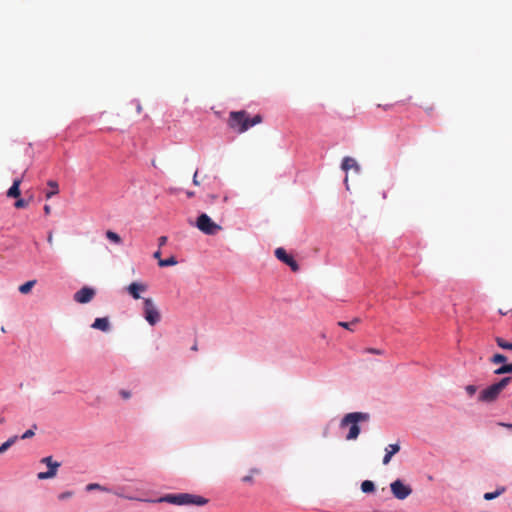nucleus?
Returning a JSON list of instances; mask_svg holds the SVG:
<instances>
[{
    "label": "nucleus",
    "mask_w": 512,
    "mask_h": 512,
    "mask_svg": "<svg viewBox=\"0 0 512 512\" xmlns=\"http://www.w3.org/2000/svg\"><path fill=\"white\" fill-rule=\"evenodd\" d=\"M150 503H168L176 506H197L201 507L208 503V499L204 496L192 493H167L157 499H144Z\"/></svg>",
    "instance_id": "obj_1"
},
{
    "label": "nucleus",
    "mask_w": 512,
    "mask_h": 512,
    "mask_svg": "<svg viewBox=\"0 0 512 512\" xmlns=\"http://www.w3.org/2000/svg\"><path fill=\"white\" fill-rule=\"evenodd\" d=\"M370 420L368 412L354 411L346 413L340 420V428L348 427V433L345 438L348 441L356 440L361 433V423Z\"/></svg>",
    "instance_id": "obj_2"
},
{
    "label": "nucleus",
    "mask_w": 512,
    "mask_h": 512,
    "mask_svg": "<svg viewBox=\"0 0 512 512\" xmlns=\"http://www.w3.org/2000/svg\"><path fill=\"white\" fill-rule=\"evenodd\" d=\"M228 126L238 133H244L250 129L248 112L246 110L231 111L229 113Z\"/></svg>",
    "instance_id": "obj_3"
},
{
    "label": "nucleus",
    "mask_w": 512,
    "mask_h": 512,
    "mask_svg": "<svg viewBox=\"0 0 512 512\" xmlns=\"http://www.w3.org/2000/svg\"><path fill=\"white\" fill-rule=\"evenodd\" d=\"M194 226L202 233L209 236L216 235L218 231L221 230V226L213 221L205 212H201L197 215Z\"/></svg>",
    "instance_id": "obj_4"
},
{
    "label": "nucleus",
    "mask_w": 512,
    "mask_h": 512,
    "mask_svg": "<svg viewBox=\"0 0 512 512\" xmlns=\"http://www.w3.org/2000/svg\"><path fill=\"white\" fill-rule=\"evenodd\" d=\"M143 299V318L150 326H155L161 320V314L159 309L154 304L152 298H142Z\"/></svg>",
    "instance_id": "obj_5"
},
{
    "label": "nucleus",
    "mask_w": 512,
    "mask_h": 512,
    "mask_svg": "<svg viewBox=\"0 0 512 512\" xmlns=\"http://www.w3.org/2000/svg\"><path fill=\"white\" fill-rule=\"evenodd\" d=\"M389 487L393 497L400 501L407 499L413 492L412 486L401 478L392 481Z\"/></svg>",
    "instance_id": "obj_6"
},
{
    "label": "nucleus",
    "mask_w": 512,
    "mask_h": 512,
    "mask_svg": "<svg viewBox=\"0 0 512 512\" xmlns=\"http://www.w3.org/2000/svg\"><path fill=\"white\" fill-rule=\"evenodd\" d=\"M489 361L492 363V364H495V365H499V367H497L493 373L495 375H506V374H512V362H508V358L505 354L503 353H494Z\"/></svg>",
    "instance_id": "obj_7"
},
{
    "label": "nucleus",
    "mask_w": 512,
    "mask_h": 512,
    "mask_svg": "<svg viewBox=\"0 0 512 512\" xmlns=\"http://www.w3.org/2000/svg\"><path fill=\"white\" fill-rule=\"evenodd\" d=\"M41 463L47 466V470L37 473L38 480H48L54 478L57 475L59 467L61 466V463L55 461L52 456L43 457L41 459Z\"/></svg>",
    "instance_id": "obj_8"
},
{
    "label": "nucleus",
    "mask_w": 512,
    "mask_h": 512,
    "mask_svg": "<svg viewBox=\"0 0 512 512\" xmlns=\"http://www.w3.org/2000/svg\"><path fill=\"white\" fill-rule=\"evenodd\" d=\"M501 395V392L498 390V388L492 383L486 388L482 389L477 397L478 402L490 405L495 403Z\"/></svg>",
    "instance_id": "obj_9"
},
{
    "label": "nucleus",
    "mask_w": 512,
    "mask_h": 512,
    "mask_svg": "<svg viewBox=\"0 0 512 512\" xmlns=\"http://www.w3.org/2000/svg\"><path fill=\"white\" fill-rule=\"evenodd\" d=\"M275 257L285 265H287L293 272L300 270V265L293 255L289 254L284 247H278L274 251Z\"/></svg>",
    "instance_id": "obj_10"
},
{
    "label": "nucleus",
    "mask_w": 512,
    "mask_h": 512,
    "mask_svg": "<svg viewBox=\"0 0 512 512\" xmlns=\"http://www.w3.org/2000/svg\"><path fill=\"white\" fill-rule=\"evenodd\" d=\"M340 168L345 172L344 184L346 185V189H349L348 186V172L353 170L357 175L361 174L362 168L357 160L351 156L343 157L341 161Z\"/></svg>",
    "instance_id": "obj_11"
},
{
    "label": "nucleus",
    "mask_w": 512,
    "mask_h": 512,
    "mask_svg": "<svg viewBox=\"0 0 512 512\" xmlns=\"http://www.w3.org/2000/svg\"><path fill=\"white\" fill-rule=\"evenodd\" d=\"M96 295V289L92 286H83L73 295V300L79 304H87L92 301Z\"/></svg>",
    "instance_id": "obj_12"
},
{
    "label": "nucleus",
    "mask_w": 512,
    "mask_h": 512,
    "mask_svg": "<svg viewBox=\"0 0 512 512\" xmlns=\"http://www.w3.org/2000/svg\"><path fill=\"white\" fill-rule=\"evenodd\" d=\"M148 289L147 284L139 281H133L125 287L126 292L134 299H141V293L146 292Z\"/></svg>",
    "instance_id": "obj_13"
},
{
    "label": "nucleus",
    "mask_w": 512,
    "mask_h": 512,
    "mask_svg": "<svg viewBox=\"0 0 512 512\" xmlns=\"http://www.w3.org/2000/svg\"><path fill=\"white\" fill-rule=\"evenodd\" d=\"M91 328L104 333L109 332L111 330V322L109 317L104 316L95 318L91 324Z\"/></svg>",
    "instance_id": "obj_14"
},
{
    "label": "nucleus",
    "mask_w": 512,
    "mask_h": 512,
    "mask_svg": "<svg viewBox=\"0 0 512 512\" xmlns=\"http://www.w3.org/2000/svg\"><path fill=\"white\" fill-rule=\"evenodd\" d=\"M22 181H23V174L20 177H16L13 179L12 185L6 191V196L8 198L15 199V198H18L19 196H21L20 186H21Z\"/></svg>",
    "instance_id": "obj_15"
},
{
    "label": "nucleus",
    "mask_w": 512,
    "mask_h": 512,
    "mask_svg": "<svg viewBox=\"0 0 512 512\" xmlns=\"http://www.w3.org/2000/svg\"><path fill=\"white\" fill-rule=\"evenodd\" d=\"M400 449H401V447H400V443L399 442L389 444L385 448V454L383 456L382 463L384 465H388L390 463L392 457L395 454H397L400 451Z\"/></svg>",
    "instance_id": "obj_16"
},
{
    "label": "nucleus",
    "mask_w": 512,
    "mask_h": 512,
    "mask_svg": "<svg viewBox=\"0 0 512 512\" xmlns=\"http://www.w3.org/2000/svg\"><path fill=\"white\" fill-rule=\"evenodd\" d=\"M360 490L362 493L370 495L376 492L377 487L374 481L367 479L361 482Z\"/></svg>",
    "instance_id": "obj_17"
},
{
    "label": "nucleus",
    "mask_w": 512,
    "mask_h": 512,
    "mask_svg": "<svg viewBox=\"0 0 512 512\" xmlns=\"http://www.w3.org/2000/svg\"><path fill=\"white\" fill-rule=\"evenodd\" d=\"M47 186L49 187V190H47L45 192L46 199H50L59 193V185L56 180H52V179L48 180Z\"/></svg>",
    "instance_id": "obj_18"
},
{
    "label": "nucleus",
    "mask_w": 512,
    "mask_h": 512,
    "mask_svg": "<svg viewBox=\"0 0 512 512\" xmlns=\"http://www.w3.org/2000/svg\"><path fill=\"white\" fill-rule=\"evenodd\" d=\"M505 491V486H499L494 491L484 493L483 498L486 501H491L502 495Z\"/></svg>",
    "instance_id": "obj_19"
},
{
    "label": "nucleus",
    "mask_w": 512,
    "mask_h": 512,
    "mask_svg": "<svg viewBox=\"0 0 512 512\" xmlns=\"http://www.w3.org/2000/svg\"><path fill=\"white\" fill-rule=\"evenodd\" d=\"M105 237L110 243L115 245H120L123 242L121 236L113 230H107L105 232Z\"/></svg>",
    "instance_id": "obj_20"
},
{
    "label": "nucleus",
    "mask_w": 512,
    "mask_h": 512,
    "mask_svg": "<svg viewBox=\"0 0 512 512\" xmlns=\"http://www.w3.org/2000/svg\"><path fill=\"white\" fill-rule=\"evenodd\" d=\"M85 490L87 492H92L94 490H99V491H102V492H105V493H108V492H111L112 491V487H109V486H105V485H101L99 483H89L86 485L85 487Z\"/></svg>",
    "instance_id": "obj_21"
},
{
    "label": "nucleus",
    "mask_w": 512,
    "mask_h": 512,
    "mask_svg": "<svg viewBox=\"0 0 512 512\" xmlns=\"http://www.w3.org/2000/svg\"><path fill=\"white\" fill-rule=\"evenodd\" d=\"M36 283H37V280H35V279L28 280V281L22 283L21 285H19L18 291L23 295L29 294L31 292V290L33 289V287L36 285Z\"/></svg>",
    "instance_id": "obj_22"
},
{
    "label": "nucleus",
    "mask_w": 512,
    "mask_h": 512,
    "mask_svg": "<svg viewBox=\"0 0 512 512\" xmlns=\"http://www.w3.org/2000/svg\"><path fill=\"white\" fill-rule=\"evenodd\" d=\"M178 263L176 256L171 255L165 259H159L158 266L161 268L171 267Z\"/></svg>",
    "instance_id": "obj_23"
},
{
    "label": "nucleus",
    "mask_w": 512,
    "mask_h": 512,
    "mask_svg": "<svg viewBox=\"0 0 512 512\" xmlns=\"http://www.w3.org/2000/svg\"><path fill=\"white\" fill-rule=\"evenodd\" d=\"M18 440V436L14 435L9 437L6 441L0 444V454L6 452L10 447H12L16 441Z\"/></svg>",
    "instance_id": "obj_24"
},
{
    "label": "nucleus",
    "mask_w": 512,
    "mask_h": 512,
    "mask_svg": "<svg viewBox=\"0 0 512 512\" xmlns=\"http://www.w3.org/2000/svg\"><path fill=\"white\" fill-rule=\"evenodd\" d=\"M512 382L511 376H504L493 384L498 388V390L502 393V391Z\"/></svg>",
    "instance_id": "obj_25"
},
{
    "label": "nucleus",
    "mask_w": 512,
    "mask_h": 512,
    "mask_svg": "<svg viewBox=\"0 0 512 512\" xmlns=\"http://www.w3.org/2000/svg\"><path fill=\"white\" fill-rule=\"evenodd\" d=\"M33 199V196H30L29 199L22 198L19 196L15 198L14 207L17 209H24L28 206L29 202Z\"/></svg>",
    "instance_id": "obj_26"
},
{
    "label": "nucleus",
    "mask_w": 512,
    "mask_h": 512,
    "mask_svg": "<svg viewBox=\"0 0 512 512\" xmlns=\"http://www.w3.org/2000/svg\"><path fill=\"white\" fill-rule=\"evenodd\" d=\"M495 341L499 348L503 350H512V342H509L502 337H496Z\"/></svg>",
    "instance_id": "obj_27"
},
{
    "label": "nucleus",
    "mask_w": 512,
    "mask_h": 512,
    "mask_svg": "<svg viewBox=\"0 0 512 512\" xmlns=\"http://www.w3.org/2000/svg\"><path fill=\"white\" fill-rule=\"evenodd\" d=\"M110 494H114L116 495L117 497H120V498H124V499H128V500H133L134 498L131 497V496H128L124 493V487H116V488H113L112 487V491L109 492Z\"/></svg>",
    "instance_id": "obj_28"
},
{
    "label": "nucleus",
    "mask_w": 512,
    "mask_h": 512,
    "mask_svg": "<svg viewBox=\"0 0 512 512\" xmlns=\"http://www.w3.org/2000/svg\"><path fill=\"white\" fill-rule=\"evenodd\" d=\"M360 322L359 318H354L352 321H340L338 325L344 329L353 331V326Z\"/></svg>",
    "instance_id": "obj_29"
},
{
    "label": "nucleus",
    "mask_w": 512,
    "mask_h": 512,
    "mask_svg": "<svg viewBox=\"0 0 512 512\" xmlns=\"http://www.w3.org/2000/svg\"><path fill=\"white\" fill-rule=\"evenodd\" d=\"M37 429V425L33 424L31 428L27 429L21 436H18V439H30L35 435V430Z\"/></svg>",
    "instance_id": "obj_30"
},
{
    "label": "nucleus",
    "mask_w": 512,
    "mask_h": 512,
    "mask_svg": "<svg viewBox=\"0 0 512 512\" xmlns=\"http://www.w3.org/2000/svg\"><path fill=\"white\" fill-rule=\"evenodd\" d=\"M263 121V118L260 114H255L253 116H250L248 113V122L250 125V128L254 127L257 124H260Z\"/></svg>",
    "instance_id": "obj_31"
},
{
    "label": "nucleus",
    "mask_w": 512,
    "mask_h": 512,
    "mask_svg": "<svg viewBox=\"0 0 512 512\" xmlns=\"http://www.w3.org/2000/svg\"><path fill=\"white\" fill-rule=\"evenodd\" d=\"M464 389L469 397H473L476 394L478 387L474 384H468Z\"/></svg>",
    "instance_id": "obj_32"
},
{
    "label": "nucleus",
    "mask_w": 512,
    "mask_h": 512,
    "mask_svg": "<svg viewBox=\"0 0 512 512\" xmlns=\"http://www.w3.org/2000/svg\"><path fill=\"white\" fill-rule=\"evenodd\" d=\"M73 492L72 491H64L58 495V499L61 501L67 500L70 497H72Z\"/></svg>",
    "instance_id": "obj_33"
},
{
    "label": "nucleus",
    "mask_w": 512,
    "mask_h": 512,
    "mask_svg": "<svg viewBox=\"0 0 512 512\" xmlns=\"http://www.w3.org/2000/svg\"><path fill=\"white\" fill-rule=\"evenodd\" d=\"M131 104L135 105L137 113L140 114L142 111V106H141L139 99H137V98L132 99Z\"/></svg>",
    "instance_id": "obj_34"
},
{
    "label": "nucleus",
    "mask_w": 512,
    "mask_h": 512,
    "mask_svg": "<svg viewBox=\"0 0 512 512\" xmlns=\"http://www.w3.org/2000/svg\"><path fill=\"white\" fill-rule=\"evenodd\" d=\"M366 353L375 354V355H382L384 352L381 349L378 348H367L365 350Z\"/></svg>",
    "instance_id": "obj_35"
},
{
    "label": "nucleus",
    "mask_w": 512,
    "mask_h": 512,
    "mask_svg": "<svg viewBox=\"0 0 512 512\" xmlns=\"http://www.w3.org/2000/svg\"><path fill=\"white\" fill-rule=\"evenodd\" d=\"M410 99H411V96H409L406 100L397 101V102H396V103H394V104H386V105H384V106H382V107H383V109H384V110H388V109H390L391 107H393L394 105H396V104H404L406 101H408V100H410Z\"/></svg>",
    "instance_id": "obj_36"
},
{
    "label": "nucleus",
    "mask_w": 512,
    "mask_h": 512,
    "mask_svg": "<svg viewBox=\"0 0 512 512\" xmlns=\"http://www.w3.org/2000/svg\"><path fill=\"white\" fill-rule=\"evenodd\" d=\"M167 241H168V237L167 236H165V235L160 236L158 238V246H159V248H161L162 246L166 245Z\"/></svg>",
    "instance_id": "obj_37"
},
{
    "label": "nucleus",
    "mask_w": 512,
    "mask_h": 512,
    "mask_svg": "<svg viewBox=\"0 0 512 512\" xmlns=\"http://www.w3.org/2000/svg\"><path fill=\"white\" fill-rule=\"evenodd\" d=\"M119 394L123 399H129L131 397V392L129 390L122 389Z\"/></svg>",
    "instance_id": "obj_38"
},
{
    "label": "nucleus",
    "mask_w": 512,
    "mask_h": 512,
    "mask_svg": "<svg viewBox=\"0 0 512 512\" xmlns=\"http://www.w3.org/2000/svg\"><path fill=\"white\" fill-rule=\"evenodd\" d=\"M192 183L195 186H199L200 185V182L198 181V170H196L194 175H193Z\"/></svg>",
    "instance_id": "obj_39"
},
{
    "label": "nucleus",
    "mask_w": 512,
    "mask_h": 512,
    "mask_svg": "<svg viewBox=\"0 0 512 512\" xmlns=\"http://www.w3.org/2000/svg\"><path fill=\"white\" fill-rule=\"evenodd\" d=\"M498 425L512 430V422H498Z\"/></svg>",
    "instance_id": "obj_40"
},
{
    "label": "nucleus",
    "mask_w": 512,
    "mask_h": 512,
    "mask_svg": "<svg viewBox=\"0 0 512 512\" xmlns=\"http://www.w3.org/2000/svg\"><path fill=\"white\" fill-rule=\"evenodd\" d=\"M152 257H153L154 259H157L158 261H159V259H162V258H161V250H160V248H159L158 250H156V251H154V252H153Z\"/></svg>",
    "instance_id": "obj_41"
},
{
    "label": "nucleus",
    "mask_w": 512,
    "mask_h": 512,
    "mask_svg": "<svg viewBox=\"0 0 512 512\" xmlns=\"http://www.w3.org/2000/svg\"><path fill=\"white\" fill-rule=\"evenodd\" d=\"M242 481L245 483H250L253 481V477H252V475H246L242 478Z\"/></svg>",
    "instance_id": "obj_42"
},
{
    "label": "nucleus",
    "mask_w": 512,
    "mask_h": 512,
    "mask_svg": "<svg viewBox=\"0 0 512 512\" xmlns=\"http://www.w3.org/2000/svg\"><path fill=\"white\" fill-rule=\"evenodd\" d=\"M45 215H49L51 213V206L48 204H45L43 207Z\"/></svg>",
    "instance_id": "obj_43"
},
{
    "label": "nucleus",
    "mask_w": 512,
    "mask_h": 512,
    "mask_svg": "<svg viewBox=\"0 0 512 512\" xmlns=\"http://www.w3.org/2000/svg\"><path fill=\"white\" fill-rule=\"evenodd\" d=\"M186 195L188 198H192L195 196V192L194 191H191V190H187L186 191Z\"/></svg>",
    "instance_id": "obj_44"
},
{
    "label": "nucleus",
    "mask_w": 512,
    "mask_h": 512,
    "mask_svg": "<svg viewBox=\"0 0 512 512\" xmlns=\"http://www.w3.org/2000/svg\"><path fill=\"white\" fill-rule=\"evenodd\" d=\"M499 314H501V315H506V314H508V312H504V310L499 309Z\"/></svg>",
    "instance_id": "obj_45"
},
{
    "label": "nucleus",
    "mask_w": 512,
    "mask_h": 512,
    "mask_svg": "<svg viewBox=\"0 0 512 512\" xmlns=\"http://www.w3.org/2000/svg\"><path fill=\"white\" fill-rule=\"evenodd\" d=\"M47 240H48L49 243L52 242V234L51 233L48 235V239Z\"/></svg>",
    "instance_id": "obj_46"
},
{
    "label": "nucleus",
    "mask_w": 512,
    "mask_h": 512,
    "mask_svg": "<svg viewBox=\"0 0 512 512\" xmlns=\"http://www.w3.org/2000/svg\"><path fill=\"white\" fill-rule=\"evenodd\" d=\"M250 472H251V473H258V472H259V470H258V469H256V468H253V469H251V470H250Z\"/></svg>",
    "instance_id": "obj_47"
},
{
    "label": "nucleus",
    "mask_w": 512,
    "mask_h": 512,
    "mask_svg": "<svg viewBox=\"0 0 512 512\" xmlns=\"http://www.w3.org/2000/svg\"><path fill=\"white\" fill-rule=\"evenodd\" d=\"M382 197L385 199L387 197V192L386 191H383L382 193Z\"/></svg>",
    "instance_id": "obj_48"
},
{
    "label": "nucleus",
    "mask_w": 512,
    "mask_h": 512,
    "mask_svg": "<svg viewBox=\"0 0 512 512\" xmlns=\"http://www.w3.org/2000/svg\"><path fill=\"white\" fill-rule=\"evenodd\" d=\"M177 191H180V189H176V188L175 189H171L172 193H176Z\"/></svg>",
    "instance_id": "obj_49"
},
{
    "label": "nucleus",
    "mask_w": 512,
    "mask_h": 512,
    "mask_svg": "<svg viewBox=\"0 0 512 512\" xmlns=\"http://www.w3.org/2000/svg\"><path fill=\"white\" fill-rule=\"evenodd\" d=\"M192 350H197V344H194L192 347H191Z\"/></svg>",
    "instance_id": "obj_50"
},
{
    "label": "nucleus",
    "mask_w": 512,
    "mask_h": 512,
    "mask_svg": "<svg viewBox=\"0 0 512 512\" xmlns=\"http://www.w3.org/2000/svg\"><path fill=\"white\" fill-rule=\"evenodd\" d=\"M432 111V107L428 108L427 109V113L430 114V112Z\"/></svg>",
    "instance_id": "obj_51"
},
{
    "label": "nucleus",
    "mask_w": 512,
    "mask_h": 512,
    "mask_svg": "<svg viewBox=\"0 0 512 512\" xmlns=\"http://www.w3.org/2000/svg\"><path fill=\"white\" fill-rule=\"evenodd\" d=\"M211 199L212 200L216 199V195H211Z\"/></svg>",
    "instance_id": "obj_52"
},
{
    "label": "nucleus",
    "mask_w": 512,
    "mask_h": 512,
    "mask_svg": "<svg viewBox=\"0 0 512 512\" xmlns=\"http://www.w3.org/2000/svg\"><path fill=\"white\" fill-rule=\"evenodd\" d=\"M508 313H511V314H512V308L508 311Z\"/></svg>",
    "instance_id": "obj_53"
},
{
    "label": "nucleus",
    "mask_w": 512,
    "mask_h": 512,
    "mask_svg": "<svg viewBox=\"0 0 512 512\" xmlns=\"http://www.w3.org/2000/svg\"><path fill=\"white\" fill-rule=\"evenodd\" d=\"M2 421H3V419H0V422H2Z\"/></svg>",
    "instance_id": "obj_54"
}]
</instances>
